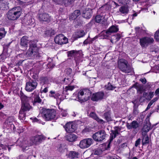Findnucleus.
I'll return each instance as SVG.
<instances>
[{
	"label": "nucleus",
	"instance_id": "1",
	"mask_svg": "<svg viewBox=\"0 0 159 159\" xmlns=\"http://www.w3.org/2000/svg\"><path fill=\"white\" fill-rule=\"evenodd\" d=\"M45 137L43 135H37L32 137L30 139L31 142L29 143L27 140H23L22 141L18 140L17 142L19 141L21 142L19 146L22 148L23 150H27L29 147L33 144L39 145L40 143L43 140H45Z\"/></svg>",
	"mask_w": 159,
	"mask_h": 159
},
{
	"label": "nucleus",
	"instance_id": "2",
	"mask_svg": "<svg viewBox=\"0 0 159 159\" xmlns=\"http://www.w3.org/2000/svg\"><path fill=\"white\" fill-rule=\"evenodd\" d=\"M20 94L21 101L20 110L24 112L30 111L32 108L29 103L30 102L32 101L31 98L26 96L21 91L20 92Z\"/></svg>",
	"mask_w": 159,
	"mask_h": 159
},
{
	"label": "nucleus",
	"instance_id": "3",
	"mask_svg": "<svg viewBox=\"0 0 159 159\" xmlns=\"http://www.w3.org/2000/svg\"><path fill=\"white\" fill-rule=\"evenodd\" d=\"M22 13L21 8L20 7H16L9 10L7 14V18L10 20L17 19Z\"/></svg>",
	"mask_w": 159,
	"mask_h": 159
},
{
	"label": "nucleus",
	"instance_id": "4",
	"mask_svg": "<svg viewBox=\"0 0 159 159\" xmlns=\"http://www.w3.org/2000/svg\"><path fill=\"white\" fill-rule=\"evenodd\" d=\"M38 48L35 41L31 42L29 48L26 53V56L33 59L37 58L39 56Z\"/></svg>",
	"mask_w": 159,
	"mask_h": 159
},
{
	"label": "nucleus",
	"instance_id": "5",
	"mask_svg": "<svg viewBox=\"0 0 159 159\" xmlns=\"http://www.w3.org/2000/svg\"><path fill=\"white\" fill-rule=\"evenodd\" d=\"M91 94V92L88 89L80 90L78 94L79 100L81 102L86 101L89 99Z\"/></svg>",
	"mask_w": 159,
	"mask_h": 159
},
{
	"label": "nucleus",
	"instance_id": "6",
	"mask_svg": "<svg viewBox=\"0 0 159 159\" xmlns=\"http://www.w3.org/2000/svg\"><path fill=\"white\" fill-rule=\"evenodd\" d=\"M118 66L121 71L126 73H130L132 70L128 62L123 59H120L118 61Z\"/></svg>",
	"mask_w": 159,
	"mask_h": 159
},
{
	"label": "nucleus",
	"instance_id": "7",
	"mask_svg": "<svg viewBox=\"0 0 159 159\" xmlns=\"http://www.w3.org/2000/svg\"><path fill=\"white\" fill-rule=\"evenodd\" d=\"M42 115L46 120H51L55 118L56 111L54 109H43Z\"/></svg>",
	"mask_w": 159,
	"mask_h": 159
},
{
	"label": "nucleus",
	"instance_id": "8",
	"mask_svg": "<svg viewBox=\"0 0 159 159\" xmlns=\"http://www.w3.org/2000/svg\"><path fill=\"white\" fill-rule=\"evenodd\" d=\"M106 135L104 130H101L94 134L93 135V138L95 141L101 142L105 139Z\"/></svg>",
	"mask_w": 159,
	"mask_h": 159
},
{
	"label": "nucleus",
	"instance_id": "9",
	"mask_svg": "<svg viewBox=\"0 0 159 159\" xmlns=\"http://www.w3.org/2000/svg\"><path fill=\"white\" fill-rule=\"evenodd\" d=\"M153 42L154 39L152 38L148 37H143L139 39L140 45L142 48H146Z\"/></svg>",
	"mask_w": 159,
	"mask_h": 159
},
{
	"label": "nucleus",
	"instance_id": "10",
	"mask_svg": "<svg viewBox=\"0 0 159 159\" xmlns=\"http://www.w3.org/2000/svg\"><path fill=\"white\" fill-rule=\"evenodd\" d=\"M38 84L37 81L35 80H29L26 83L25 89L28 92H31L36 89Z\"/></svg>",
	"mask_w": 159,
	"mask_h": 159
},
{
	"label": "nucleus",
	"instance_id": "11",
	"mask_svg": "<svg viewBox=\"0 0 159 159\" xmlns=\"http://www.w3.org/2000/svg\"><path fill=\"white\" fill-rule=\"evenodd\" d=\"M54 41L56 43L58 44L62 45L68 43V39L62 34H60L55 37Z\"/></svg>",
	"mask_w": 159,
	"mask_h": 159
},
{
	"label": "nucleus",
	"instance_id": "12",
	"mask_svg": "<svg viewBox=\"0 0 159 159\" xmlns=\"http://www.w3.org/2000/svg\"><path fill=\"white\" fill-rule=\"evenodd\" d=\"M92 141V139L90 138L83 139L80 142V147L81 148H88L91 145Z\"/></svg>",
	"mask_w": 159,
	"mask_h": 159
},
{
	"label": "nucleus",
	"instance_id": "13",
	"mask_svg": "<svg viewBox=\"0 0 159 159\" xmlns=\"http://www.w3.org/2000/svg\"><path fill=\"white\" fill-rule=\"evenodd\" d=\"M34 41H30L28 39V37L26 36H24L21 38L20 39V44L21 47L25 49H27L28 44H30L31 42Z\"/></svg>",
	"mask_w": 159,
	"mask_h": 159
},
{
	"label": "nucleus",
	"instance_id": "14",
	"mask_svg": "<svg viewBox=\"0 0 159 159\" xmlns=\"http://www.w3.org/2000/svg\"><path fill=\"white\" fill-rule=\"evenodd\" d=\"M92 14V10L89 8H86L82 11V16L84 18L89 19L91 17Z\"/></svg>",
	"mask_w": 159,
	"mask_h": 159
},
{
	"label": "nucleus",
	"instance_id": "15",
	"mask_svg": "<svg viewBox=\"0 0 159 159\" xmlns=\"http://www.w3.org/2000/svg\"><path fill=\"white\" fill-rule=\"evenodd\" d=\"M66 131L68 133L73 132L75 131V126L72 122L67 123L64 127Z\"/></svg>",
	"mask_w": 159,
	"mask_h": 159
},
{
	"label": "nucleus",
	"instance_id": "16",
	"mask_svg": "<svg viewBox=\"0 0 159 159\" xmlns=\"http://www.w3.org/2000/svg\"><path fill=\"white\" fill-rule=\"evenodd\" d=\"M104 95L103 92H99L96 93H93L92 95L91 99L92 100L95 101H97L102 100Z\"/></svg>",
	"mask_w": 159,
	"mask_h": 159
},
{
	"label": "nucleus",
	"instance_id": "17",
	"mask_svg": "<svg viewBox=\"0 0 159 159\" xmlns=\"http://www.w3.org/2000/svg\"><path fill=\"white\" fill-rule=\"evenodd\" d=\"M39 19L41 21L48 23L50 21V17L48 14L46 13L40 14L39 15Z\"/></svg>",
	"mask_w": 159,
	"mask_h": 159
},
{
	"label": "nucleus",
	"instance_id": "18",
	"mask_svg": "<svg viewBox=\"0 0 159 159\" xmlns=\"http://www.w3.org/2000/svg\"><path fill=\"white\" fill-rule=\"evenodd\" d=\"M139 123L136 120H133L130 123H127L126 126L129 129H136L139 127Z\"/></svg>",
	"mask_w": 159,
	"mask_h": 159
},
{
	"label": "nucleus",
	"instance_id": "19",
	"mask_svg": "<svg viewBox=\"0 0 159 159\" xmlns=\"http://www.w3.org/2000/svg\"><path fill=\"white\" fill-rule=\"evenodd\" d=\"M118 134L119 132L117 129H116L115 130H113L111 131V133L110 134V139L108 141V144L107 145L108 148H110V144L111 142Z\"/></svg>",
	"mask_w": 159,
	"mask_h": 159
},
{
	"label": "nucleus",
	"instance_id": "20",
	"mask_svg": "<svg viewBox=\"0 0 159 159\" xmlns=\"http://www.w3.org/2000/svg\"><path fill=\"white\" fill-rule=\"evenodd\" d=\"M119 30L118 27L116 25H113L110 27L106 32L107 35H111L112 33L117 32Z\"/></svg>",
	"mask_w": 159,
	"mask_h": 159
},
{
	"label": "nucleus",
	"instance_id": "21",
	"mask_svg": "<svg viewBox=\"0 0 159 159\" xmlns=\"http://www.w3.org/2000/svg\"><path fill=\"white\" fill-rule=\"evenodd\" d=\"M95 21L97 23L104 25H105L107 23V21L105 19L104 17L100 15H98L95 16Z\"/></svg>",
	"mask_w": 159,
	"mask_h": 159
},
{
	"label": "nucleus",
	"instance_id": "22",
	"mask_svg": "<svg viewBox=\"0 0 159 159\" xmlns=\"http://www.w3.org/2000/svg\"><path fill=\"white\" fill-rule=\"evenodd\" d=\"M67 56L68 57H72L73 56H78L80 55L82 53L81 51H76L75 50H73L68 51L67 52Z\"/></svg>",
	"mask_w": 159,
	"mask_h": 159
},
{
	"label": "nucleus",
	"instance_id": "23",
	"mask_svg": "<svg viewBox=\"0 0 159 159\" xmlns=\"http://www.w3.org/2000/svg\"><path fill=\"white\" fill-rule=\"evenodd\" d=\"M65 138L67 141L70 142H72L76 140L77 137L75 134H67Z\"/></svg>",
	"mask_w": 159,
	"mask_h": 159
},
{
	"label": "nucleus",
	"instance_id": "24",
	"mask_svg": "<svg viewBox=\"0 0 159 159\" xmlns=\"http://www.w3.org/2000/svg\"><path fill=\"white\" fill-rule=\"evenodd\" d=\"M80 15V10H75L70 16L69 19L70 20H75L78 16Z\"/></svg>",
	"mask_w": 159,
	"mask_h": 159
},
{
	"label": "nucleus",
	"instance_id": "25",
	"mask_svg": "<svg viewBox=\"0 0 159 159\" xmlns=\"http://www.w3.org/2000/svg\"><path fill=\"white\" fill-rule=\"evenodd\" d=\"M89 116L96 120L99 123L103 124L104 121L102 119H100L97 116L96 114L94 112H91L89 115Z\"/></svg>",
	"mask_w": 159,
	"mask_h": 159
},
{
	"label": "nucleus",
	"instance_id": "26",
	"mask_svg": "<svg viewBox=\"0 0 159 159\" xmlns=\"http://www.w3.org/2000/svg\"><path fill=\"white\" fill-rule=\"evenodd\" d=\"M143 138L142 139V143L143 145L148 144L149 143V137L148 135L146 133H142Z\"/></svg>",
	"mask_w": 159,
	"mask_h": 159
},
{
	"label": "nucleus",
	"instance_id": "27",
	"mask_svg": "<svg viewBox=\"0 0 159 159\" xmlns=\"http://www.w3.org/2000/svg\"><path fill=\"white\" fill-rule=\"evenodd\" d=\"M119 11L121 13L126 15L128 13L129 10L127 6H123L119 8Z\"/></svg>",
	"mask_w": 159,
	"mask_h": 159
},
{
	"label": "nucleus",
	"instance_id": "28",
	"mask_svg": "<svg viewBox=\"0 0 159 159\" xmlns=\"http://www.w3.org/2000/svg\"><path fill=\"white\" fill-rule=\"evenodd\" d=\"M14 119L12 117H8L6 121V123L8 125H10L11 129L12 128L13 129H14L15 126L14 124L12 123L14 122Z\"/></svg>",
	"mask_w": 159,
	"mask_h": 159
},
{
	"label": "nucleus",
	"instance_id": "29",
	"mask_svg": "<svg viewBox=\"0 0 159 159\" xmlns=\"http://www.w3.org/2000/svg\"><path fill=\"white\" fill-rule=\"evenodd\" d=\"M55 34V31L52 29L47 30L45 32V34L47 36H51L54 35Z\"/></svg>",
	"mask_w": 159,
	"mask_h": 159
},
{
	"label": "nucleus",
	"instance_id": "30",
	"mask_svg": "<svg viewBox=\"0 0 159 159\" xmlns=\"http://www.w3.org/2000/svg\"><path fill=\"white\" fill-rule=\"evenodd\" d=\"M79 155L78 152L75 151H71L69 153V157L72 159L78 158Z\"/></svg>",
	"mask_w": 159,
	"mask_h": 159
},
{
	"label": "nucleus",
	"instance_id": "31",
	"mask_svg": "<svg viewBox=\"0 0 159 159\" xmlns=\"http://www.w3.org/2000/svg\"><path fill=\"white\" fill-rule=\"evenodd\" d=\"M49 96L53 97L55 98H58L60 96L59 93H56L54 91H51L50 92Z\"/></svg>",
	"mask_w": 159,
	"mask_h": 159
},
{
	"label": "nucleus",
	"instance_id": "32",
	"mask_svg": "<svg viewBox=\"0 0 159 159\" xmlns=\"http://www.w3.org/2000/svg\"><path fill=\"white\" fill-rule=\"evenodd\" d=\"M26 114L24 111L20 110L19 113V118L22 121H24L25 119Z\"/></svg>",
	"mask_w": 159,
	"mask_h": 159
},
{
	"label": "nucleus",
	"instance_id": "33",
	"mask_svg": "<svg viewBox=\"0 0 159 159\" xmlns=\"http://www.w3.org/2000/svg\"><path fill=\"white\" fill-rule=\"evenodd\" d=\"M106 89L108 90H112L114 89L116 87L111 85V84L109 82L108 84L105 86Z\"/></svg>",
	"mask_w": 159,
	"mask_h": 159
},
{
	"label": "nucleus",
	"instance_id": "34",
	"mask_svg": "<svg viewBox=\"0 0 159 159\" xmlns=\"http://www.w3.org/2000/svg\"><path fill=\"white\" fill-rule=\"evenodd\" d=\"M104 116L105 119L107 121H110L111 120V117L110 113L109 112H106L104 114Z\"/></svg>",
	"mask_w": 159,
	"mask_h": 159
},
{
	"label": "nucleus",
	"instance_id": "35",
	"mask_svg": "<svg viewBox=\"0 0 159 159\" xmlns=\"http://www.w3.org/2000/svg\"><path fill=\"white\" fill-rule=\"evenodd\" d=\"M42 101L41 99L38 95H36L34 97V100L33 102L34 105L36 103H40Z\"/></svg>",
	"mask_w": 159,
	"mask_h": 159
},
{
	"label": "nucleus",
	"instance_id": "36",
	"mask_svg": "<svg viewBox=\"0 0 159 159\" xmlns=\"http://www.w3.org/2000/svg\"><path fill=\"white\" fill-rule=\"evenodd\" d=\"M6 34V32L5 31L3 28H0V39L3 38Z\"/></svg>",
	"mask_w": 159,
	"mask_h": 159
},
{
	"label": "nucleus",
	"instance_id": "37",
	"mask_svg": "<svg viewBox=\"0 0 159 159\" xmlns=\"http://www.w3.org/2000/svg\"><path fill=\"white\" fill-rule=\"evenodd\" d=\"M76 34L78 38H80L84 36L85 33L83 30H80L76 32Z\"/></svg>",
	"mask_w": 159,
	"mask_h": 159
},
{
	"label": "nucleus",
	"instance_id": "38",
	"mask_svg": "<svg viewBox=\"0 0 159 159\" xmlns=\"http://www.w3.org/2000/svg\"><path fill=\"white\" fill-rule=\"evenodd\" d=\"M75 88L74 86H71L70 85H69L68 86L65 87L64 91L66 92H67L68 91H71Z\"/></svg>",
	"mask_w": 159,
	"mask_h": 159
},
{
	"label": "nucleus",
	"instance_id": "39",
	"mask_svg": "<svg viewBox=\"0 0 159 159\" xmlns=\"http://www.w3.org/2000/svg\"><path fill=\"white\" fill-rule=\"evenodd\" d=\"M75 0H62V4H64L65 6L71 4V2H74Z\"/></svg>",
	"mask_w": 159,
	"mask_h": 159
},
{
	"label": "nucleus",
	"instance_id": "40",
	"mask_svg": "<svg viewBox=\"0 0 159 159\" xmlns=\"http://www.w3.org/2000/svg\"><path fill=\"white\" fill-rule=\"evenodd\" d=\"M150 129V126L147 125H145L143 127V132H144V133L146 134V133L149 131Z\"/></svg>",
	"mask_w": 159,
	"mask_h": 159
},
{
	"label": "nucleus",
	"instance_id": "41",
	"mask_svg": "<svg viewBox=\"0 0 159 159\" xmlns=\"http://www.w3.org/2000/svg\"><path fill=\"white\" fill-rule=\"evenodd\" d=\"M154 95V92H150L148 95L147 98V99H149L150 100L153 97Z\"/></svg>",
	"mask_w": 159,
	"mask_h": 159
},
{
	"label": "nucleus",
	"instance_id": "42",
	"mask_svg": "<svg viewBox=\"0 0 159 159\" xmlns=\"http://www.w3.org/2000/svg\"><path fill=\"white\" fill-rule=\"evenodd\" d=\"M154 37L157 40L159 41V30L156 32L155 34Z\"/></svg>",
	"mask_w": 159,
	"mask_h": 159
},
{
	"label": "nucleus",
	"instance_id": "43",
	"mask_svg": "<svg viewBox=\"0 0 159 159\" xmlns=\"http://www.w3.org/2000/svg\"><path fill=\"white\" fill-rule=\"evenodd\" d=\"M54 2L57 4H62V0H53Z\"/></svg>",
	"mask_w": 159,
	"mask_h": 159
},
{
	"label": "nucleus",
	"instance_id": "44",
	"mask_svg": "<svg viewBox=\"0 0 159 159\" xmlns=\"http://www.w3.org/2000/svg\"><path fill=\"white\" fill-rule=\"evenodd\" d=\"M140 141L141 139L139 138L135 142V146L137 147L140 144Z\"/></svg>",
	"mask_w": 159,
	"mask_h": 159
},
{
	"label": "nucleus",
	"instance_id": "45",
	"mask_svg": "<svg viewBox=\"0 0 159 159\" xmlns=\"http://www.w3.org/2000/svg\"><path fill=\"white\" fill-rule=\"evenodd\" d=\"M139 112L138 111V109L137 108H136L135 107H134V110H133V113L135 115H137L138 114Z\"/></svg>",
	"mask_w": 159,
	"mask_h": 159
},
{
	"label": "nucleus",
	"instance_id": "46",
	"mask_svg": "<svg viewBox=\"0 0 159 159\" xmlns=\"http://www.w3.org/2000/svg\"><path fill=\"white\" fill-rule=\"evenodd\" d=\"M146 99H147V98H145L144 97H143L142 96L140 97V98L139 100V101L140 102H144Z\"/></svg>",
	"mask_w": 159,
	"mask_h": 159
},
{
	"label": "nucleus",
	"instance_id": "47",
	"mask_svg": "<svg viewBox=\"0 0 159 159\" xmlns=\"http://www.w3.org/2000/svg\"><path fill=\"white\" fill-rule=\"evenodd\" d=\"M140 86V85L138 83H136L135 84H134L132 86V87L135 88V89H138L139 88V87Z\"/></svg>",
	"mask_w": 159,
	"mask_h": 159
},
{
	"label": "nucleus",
	"instance_id": "48",
	"mask_svg": "<svg viewBox=\"0 0 159 159\" xmlns=\"http://www.w3.org/2000/svg\"><path fill=\"white\" fill-rule=\"evenodd\" d=\"M139 80L143 84H145L147 82L145 78L140 79Z\"/></svg>",
	"mask_w": 159,
	"mask_h": 159
},
{
	"label": "nucleus",
	"instance_id": "49",
	"mask_svg": "<svg viewBox=\"0 0 159 159\" xmlns=\"http://www.w3.org/2000/svg\"><path fill=\"white\" fill-rule=\"evenodd\" d=\"M90 40H89L88 39H86L84 42V44H87L90 43Z\"/></svg>",
	"mask_w": 159,
	"mask_h": 159
},
{
	"label": "nucleus",
	"instance_id": "50",
	"mask_svg": "<svg viewBox=\"0 0 159 159\" xmlns=\"http://www.w3.org/2000/svg\"><path fill=\"white\" fill-rule=\"evenodd\" d=\"M157 98H154L152 100H151L149 103L151 104V105L153 103L157 101Z\"/></svg>",
	"mask_w": 159,
	"mask_h": 159
},
{
	"label": "nucleus",
	"instance_id": "51",
	"mask_svg": "<svg viewBox=\"0 0 159 159\" xmlns=\"http://www.w3.org/2000/svg\"><path fill=\"white\" fill-rule=\"evenodd\" d=\"M116 37V39L117 41H118L120 38L121 36L120 34H117L115 35Z\"/></svg>",
	"mask_w": 159,
	"mask_h": 159
},
{
	"label": "nucleus",
	"instance_id": "52",
	"mask_svg": "<svg viewBox=\"0 0 159 159\" xmlns=\"http://www.w3.org/2000/svg\"><path fill=\"white\" fill-rule=\"evenodd\" d=\"M66 70L68 72L67 73L68 75L70 74L72 72V69L70 68H67Z\"/></svg>",
	"mask_w": 159,
	"mask_h": 159
},
{
	"label": "nucleus",
	"instance_id": "53",
	"mask_svg": "<svg viewBox=\"0 0 159 159\" xmlns=\"http://www.w3.org/2000/svg\"><path fill=\"white\" fill-rule=\"evenodd\" d=\"M137 89V91L138 92H139V93H140L141 94L142 93V88H141V87H140V86L139 87V88L138 89Z\"/></svg>",
	"mask_w": 159,
	"mask_h": 159
},
{
	"label": "nucleus",
	"instance_id": "54",
	"mask_svg": "<svg viewBox=\"0 0 159 159\" xmlns=\"http://www.w3.org/2000/svg\"><path fill=\"white\" fill-rule=\"evenodd\" d=\"M28 157L25 156L23 155H21L20 156V159H27Z\"/></svg>",
	"mask_w": 159,
	"mask_h": 159
},
{
	"label": "nucleus",
	"instance_id": "55",
	"mask_svg": "<svg viewBox=\"0 0 159 159\" xmlns=\"http://www.w3.org/2000/svg\"><path fill=\"white\" fill-rule=\"evenodd\" d=\"M140 30V28L139 27H136L135 28V30L136 33H139V31Z\"/></svg>",
	"mask_w": 159,
	"mask_h": 159
},
{
	"label": "nucleus",
	"instance_id": "56",
	"mask_svg": "<svg viewBox=\"0 0 159 159\" xmlns=\"http://www.w3.org/2000/svg\"><path fill=\"white\" fill-rule=\"evenodd\" d=\"M48 91V87H46L43 90L42 92L46 93H47Z\"/></svg>",
	"mask_w": 159,
	"mask_h": 159
},
{
	"label": "nucleus",
	"instance_id": "57",
	"mask_svg": "<svg viewBox=\"0 0 159 159\" xmlns=\"http://www.w3.org/2000/svg\"><path fill=\"white\" fill-rule=\"evenodd\" d=\"M155 94L156 95L159 96V88L156 89L155 92Z\"/></svg>",
	"mask_w": 159,
	"mask_h": 159
},
{
	"label": "nucleus",
	"instance_id": "58",
	"mask_svg": "<svg viewBox=\"0 0 159 159\" xmlns=\"http://www.w3.org/2000/svg\"><path fill=\"white\" fill-rule=\"evenodd\" d=\"M148 93L146 92H144L143 93V96L145 98H147L146 97H148Z\"/></svg>",
	"mask_w": 159,
	"mask_h": 159
},
{
	"label": "nucleus",
	"instance_id": "59",
	"mask_svg": "<svg viewBox=\"0 0 159 159\" xmlns=\"http://www.w3.org/2000/svg\"><path fill=\"white\" fill-rule=\"evenodd\" d=\"M151 106V104H150L149 103H148L147 107L145 110V111H146L149 109L150 108Z\"/></svg>",
	"mask_w": 159,
	"mask_h": 159
},
{
	"label": "nucleus",
	"instance_id": "60",
	"mask_svg": "<svg viewBox=\"0 0 159 159\" xmlns=\"http://www.w3.org/2000/svg\"><path fill=\"white\" fill-rule=\"evenodd\" d=\"M69 79L67 78L66 79V78H65L64 79V81L66 83V84H67L68 83V81Z\"/></svg>",
	"mask_w": 159,
	"mask_h": 159
},
{
	"label": "nucleus",
	"instance_id": "61",
	"mask_svg": "<svg viewBox=\"0 0 159 159\" xmlns=\"http://www.w3.org/2000/svg\"><path fill=\"white\" fill-rule=\"evenodd\" d=\"M26 24L27 25H30V24H31V20H30V19L27 21Z\"/></svg>",
	"mask_w": 159,
	"mask_h": 159
},
{
	"label": "nucleus",
	"instance_id": "62",
	"mask_svg": "<svg viewBox=\"0 0 159 159\" xmlns=\"http://www.w3.org/2000/svg\"><path fill=\"white\" fill-rule=\"evenodd\" d=\"M77 114H78V113L77 112H73L72 115L73 116L75 117Z\"/></svg>",
	"mask_w": 159,
	"mask_h": 159
},
{
	"label": "nucleus",
	"instance_id": "63",
	"mask_svg": "<svg viewBox=\"0 0 159 159\" xmlns=\"http://www.w3.org/2000/svg\"><path fill=\"white\" fill-rule=\"evenodd\" d=\"M3 107V105L2 103H0V110Z\"/></svg>",
	"mask_w": 159,
	"mask_h": 159
},
{
	"label": "nucleus",
	"instance_id": "64",
	"mask_svg": "<svg viewBox=\"0 0 159 159\" xmlns=\"http://www.w3.org/2000/svg\"><path fill=\"white\" fill-rule=\"evenodd\" d=\"M117 1L120 3H121V4H122L123 3V2L122 1V0H117Z\"/></svg>",
	"mask_w": 159,
	"mask_h": 159
}]
</instances>
